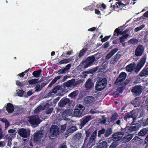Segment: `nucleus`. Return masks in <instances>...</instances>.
Returning <instances> with one entry per match:
<instances>
[{
  "label": "nucleus",
  "instance_id": "nucleus-1",
  "mask_svg": "<svg viewBox=\"0 0 148 148\" xmlns=\"http://www.w3.org/2000/svg\"><path fill=\"white\" fill-rule=\"evenodd\" d=\"M84 109L85 107L83 106L80 104L77 105L74 110V116L78 117H82L84 115L83 112Z\"/></svg>",
  "mask_w": 148,
  "mask_h": 148
},
{
  "label": "nucleus",
  "instance_id": "nucleus-2",
  "mask_svg": "<svg viewBox=\"0 0 148 148\" xmlns=\"http://www.w3.org/2000/svg\"><path fill=\"white\" fill-rule=\"evenodd\" d=\"M43 134L41 131H39L34 134L33 139L30 140V145L33 146L34 144L39 141L42 137Z\"/></svg>",
  "mask_w": 148,
  "mask_h": 148
},
{
  "label": "nucleus",
  "instance_id": "nucleus-3",
  "mask_svg": "<svg viewBox=\"0 0 148 148\" xmlns=\"http://www.w3.org/2000/svg\"><path fill=\"white\" fill-rule=\"evenodd\" d=\"M106 84V79L105 78L103 79L97 83L95 85L96 89L98 91H101L105 88Z\"/></svg>",
  "mask_w": 148,
  "mask_h": 148
},
{
  "label": "nucleus",
  "instance_id": "nucleus-4",
  "mask_svg": "<svg viewBox=\"0 0 148 148\" xmlns=\"http://www.w3.org/2000/svg\"><path fill=\"white\" fill-rule=\"evenodd\" d=\"M95 103V100L94 97L93 96H87L84 99V103L87 106H92Z\"/></svg>",
  "mask_w": 148,
  "mask_h": 148
},
{
  "label": "nucleus",
  "instance_id": "nucleus-5",
  "mask_svg": "<svg viewBox=\"0 0 148 148\" xmlns=\"http://www.w3.org/2000/svg\"><path fill=\"white\" fill-rule=\"evenodd\" d=\"M50 135L52 137H55L58 135L59 133V129L58 126L52 125L50 130Z\"/></svg>",
  "mask_w": 148,
  "mask_h": 148
},
{
  "label": "nucleus",
  "instance_id": "nucleus-6",
  "mask_svg": "<svg viewBox=\"0 0 148 148\" xmlns=\"http://www.w3.org/2000/svg\"><path fill=\"white\" fill-rule=\"evenodd\" d=\"M95 58L94 56H91L87 58L84 62H82V63L84 64V68H86L92 65V63L95 61Z\"/></svg>",
  "mask_w": 148,
  "mask_h": 148
},
{
  "label": "nucleus",
  "instance_id": "nucleus-7",
  "mask_svg": "<svg viewBox=\"0 0 148 148\" xmlns=\"http://www.w3.org/2000/svg\"><path fill=\"white\" fill-rule=\"evenodd\" d=\"M18 133L22 137L27 138L29 135L30 130L28 129L21 128L19 129Z\"/></svg>",
  "mask_w": 148,
  "mask_h": 148
},
{
  "label": "nucleus",
  "instance_id": "nucleus-8",
  "mask_svg": "<svg viewBox=\"0 0 148 148\" xmlns=\"http://www.w3.org/2000/svg\"><path fill=\"white\" fill-rule=\"evenodd\" d=\"M82 82V81L80 80L78 81H75L74 79L69 80L65 83V85L67 87L71 86H75L80 83Z\"/></svg>",
  "mask_w": 148,
  "mask_h": 148
},
{
  "label": "nucleus",
  "instance_id": "nucleus-9",
  "mask_svg": "<svg viewBox=\"0 0 148 148\" xmlns=\"http://www.w3.org/2000/svg\"><path fill=\"white\" fill-rule=\"evenodd\" d=\"M97 132L96 131H94L91 135L88 140L87 139V141L85 143H87V145H92L95 144L94 140L95 138Z\"/></svg>",
  "mask_w": 148,
  "mask_h": 148
},
{
  "label": "nucleus",
  "instance_id": "nucleus-10",
  "mask_svg": "<svg viewBox=\"0 0 148 148\" xmlns=\"http://www.w3.org/2000/svg\"><path fill=\"white\" fill-rule=\"evenodd\" d=\"M29 118V122L32 125H37L40 123L39 117L38 116H31Z\"/></svg>",
  "mask_w": 148,
  "mask_h": 148
},
{
  "label": "nucleus",
  "instance_id": "nucleus-11",
  "mask_svg": "<svg viewBox=\"0 0 148 148\" xmlns=\"http://www.w3.org/2000/svg\"><path fill=\"white\" fill-rule=\"evenodd\" d=\"M142 88L141 86H136L134 87L132 91L134 95L137 96L139 95L142 92Z\"/></svg>",
  "mask_w": 148,
  "mask_h": 148
},
{
  "label": "nucleus",
  "instance_id": "nucleus-12",
  "mask_svg": "<svg viewBox=\"0 0 148 148\" xmlns=\"http://www.w3.org/2000/svg\"><path fill=\"white\" fill-rule=\"evenodd\" d=\"M146 57L145 56H144L140 59V63L137 65L136 69V71H138L143 66L145 62Z\"/></svg>",
  "mask_w": 148,
  "mask_h": 148
},
{
  "label": "nucleus",
  "instance_id": "nucleus-13",
  "mask_svg": "<svg viewBox=\"0 0 148 148\" xmlns=\"http://www.w3.org/2000/svg\"><path fill=\"white\" fill-rule=\"evenodd\" d=\"M126 74L125 73H121L115 82V84H118L120 83H119L123 81L126 78Z\"/></svg>",
  "mask_w": 148,
  "mask_h": 148
},
{
  "label": "nucleus",
  "instance_id": "nucleus-14",
  "mask_svg": "<svg viewBox=\"0 0 148 148\" xmlns=\"http://www.w3.org/2000/svg\"><path fill=\"white\" fill-rule=\"evenodd\" d=\"M144 48L143 46L141 45H139L136 48L135 54L137 56H140L144 52Z\"/></svg>",
  "mask_w": 148,
  "mask_h": 148
},
{
  "label": "nucleus",
  "instance_id": "nucleus-15",
  "mask_svg": "<svg viewBox=\"0 0 148 148\" xmlns=\"http://www.w3.org/2000/svg\"><path fill=\"white\" fill-rule=\"evenodd\" d=\"M94 85V83L90 79H88L85 83V88L87 90L91 89Z\"/></svg>",
  "mask_w": 148,
  "mask_h": 148
},
{
  "label": "nucleus",
  "instance_id": "nucleus-16",
  "mask_svg": "<svg viewBox=\"0 0 148 148\" xmlns=\"http://www.w3.org/2000/svg\"><path fill=\"white\" fill-rule=\"evenodd\" d=\"M123 135V133L122 132H118L114 134L113 135L112 138L114 140L118 141L121 138Z\"/></svg>",
  "mask_w": 148,
  "mask_h": 148
},
{
  "label": "nucleus",
  "instance_id": "nucleus-17",
  "mask_svg": "<svg viewBox=\"0 0 148 148\" xmlns=\"http://www.w3.org/2000/svg\"><path fill=\"white\" fill-rule=\"evenodd\" d=\"M69 100L68 98L62 99L58 103V105L60 107H62L64 105L69 103Z\"/></svg>",
  "mask_w": 148,
  "mask_h": 148
},
{
  "label": "nucleus",
  "instance_id": "nucleus-18",
  "mask_svg": "<svg viewBox=\"0 0 148 148\" xmlns=\"http://www.w3.org/2000/svg\"><path fill=\"white\" fill-rule=\"evenodd\" d=\"M136 66V65L135 63L131 64L126 66V70L128 72H131L135 69Z\"/></svg>",
  "mask_w": 148,
  "mask_h": 148
},
{
  "label": "nucleus",
  "instance_id": "nucleus-19",
  "mask_svg": "<svg viewBox=\"0 0 148 148\" xmlns=\"http://www.w3.org/2000/svg\"><path fill=\"white\" fill-rule=\"evenodd\" d=\"M6 109L9 113H12L14 110L13 105L10 103H7Z\"/></svg>",
  "mask_w": 148,
  "mask_h": 148
},
{
  "label": "nucleus",
  "instance_id": "nucleus-20",
  "mask_svg": "<svg viewBox=\"0 0 148 148\" xmlns=\"http://www.w3.org/2000/svg\"><path fill=\"white\" fill-rule=\"evenodd\" d=\"M60 86H57L55 87L52 90V91L50 92L49 93V96L52 97L51 96L53 93L56 94L57 92V91L59 90L60 88Z\"/></svg>",
  "mask_w": 148,
  "mask_h": 148
},
{
  "label": "nucleus",
  "instance_id": "nucleus-21",
  "mask_svg": "<svg viewBox=\"0 0 148 148\" xmlns=\"http://www.w3.org/2000/svg\"><path fill=\"white\" fill-rule=\"evenodd\" d=\"M139 127L136 125H133L130 127H126L127 129H128L130 132L135 131L138 130L139 128Z\"/></svg>",
  "mask_w": 148,
  "mask_h": 148
},
{
  "label": "nucleus",
  "instance_id": "nucleus-22",
  "mask_svg": "<svg viewBox=\"0 0 148 148\" xmlns=\"http://www.w3.org/2000/svg\"><path fill=\"white\" fill-rule=\"evenodd\" d=\"M72 110L71 109H68L65 110L62 113V115H66L67 116H73V114H72Z\"/></svg>",
  "mask_w": 148,
  "mask_h": 148
},
{
  "label": "nucleus",
  "instance_id": "nucleus-23",
  "mask_svg": "<svg viewBox=\"0 0 148 148\" xmlns=\"http://www.w3.org/2000/svg\"><path fill=\"white\" fill-rule=\"evenodd\" d=\"M132 103L134 107H137L140 105V101L139 98H136L132 101Z\"/></svg>",
  "mask_w": 148,
  "mask_h": 148
},
{
  "label": "nucleus",
  "instance_id": "nucleus-24",
  "mask_svg": "<svg viewBox=\"0 0 148 148\" xmlns=\"http://www.w3.org/2000/svg\"><path fill=\"white\" fill-rule=\"evenodd\" d=\"M140 75L141 77L148 75V68H145L139 74Z\"/></svg>",
  "mask_w": 148,
  "mask_h": 148
},
{
  "label": "nucleus",
  "instance_id": "nucleus-25",
  "mask_svg": "<svg viewBox=\"0 0 148 148\" xmlns=\"http://www.w3.org/2000/svg\"><path fill=\"white\" fill-rule=\"evenodd\" d=\"M76 130L77 128L75 126H73L69 127H68L66 129V133L69 134V133L73 132L75 131Z\"/></svg>",
  "mask_w": 148,
  "mask_h": 148
},
{
  "label": "nucleus",
  "instance_id": "nucleus-26",
  "mask_svg": "<svg viewBox=\"0 0 148 148\" xmlns=\"http://www.w3.org/2000/svg\"><path fill=\"white\" fill-rule=\"evenodd\" d=\"M125 5L124 4L121 2H119L116 3L115 5V7H116L118 8H120L121 9H124L125 7L124 8Z\"/></svg>",
  "mask_w": 148,
  "mask_h": 148
},
{
  "label": "nucleus",
  "instance_id": "nucleus-27",
  "mask_svg": "<svg viewBox=\"0 0 148 148\" xmlns=\"http://www.w3.org/2000/svg\"><path fill=\"white\" fill-rule=\"evenodd\" d=\"M107 145L106 142L103 141L101 143H99V145L97 148H107Z\"/></svg>",
  "mask_w": 148,
  "mask_h": 148
},
{
  "label": "nucleus",
  "instance_id": "nucleus-28",
  "mask_svg": "<svg viewBox=\"0 0 148 148\" xmlns=\"http://www.w3.org/2000/svg\"><path fill=\"white\" fill-rule=\"evenodd\" d=\"M147 131L148 130L146 128L143 129L138 132V135L139 136H144L147 134Z\"/></svg>",
  "mask_w": 148,
  "mask_h": 148
},
{
  "label": "nucleus",
  "instance_id": "nucleus-29",
  "mask_svg": "<svg viewBox=\"0 0 148 148\" xmlns=\"http://www.w3.org/2000/svg\"><path fill=\"white\" fill-rule=\"evenodd\" d=\"M28 82L29 84L34 85L38 83V79H34L29 80Z\"/></svg>",
  "mask_w": 148,
  "mask_h": 148
},
{
  "label": "nucleus",
  "instance_id": "nucleus-30",
  "mask_svg": "<svg viewBox=\"0 0 148 148\" xmlns=\"http://www.w3.org/2000/svg\"><path fill=\"white\" fill-rule=\"evenodd\" d=\"M0 120L5 123V128H7L9 126L10 123L6 119H0Z\"/></svg>",
  "mask_w": 148,
  "mask_h": 148
},
{
  "label": "nucleus",
  "instance_id": "nucleus-31",
  "mask_svg": "<svg viewBox=\"0 0 148 148\" xmlns=\"http://www.w3.org/2000/svg\"><path fill=\"white\" fill-rule=\"evenodd\" d=\"M41 71V70H39L38 71H34L33 72L32 74L35 77H39Z\"/></svg>",
  "mask_w": 148,
  "mask_h": 148
},
{
  "label": "nucleus",
  "instance_id": "nucleus-32",
  "mask_svg": "<svg viewBox=\"0 0 148 148\" xmlns=\"http://www.w3.org/2000/svg\"><path fill=\"white\" fill-rule=\"evenodd\" d=\"M91 119V117L88 116L84 117L82 122V124L84 125Z\"/></svg>",
  "mask_w": 148,
  "mask_h": 148
},
{
  "label": "nucleus",
  "instance_id": "nucleus-33",
  "mask_svg": "<svg viewBox=\"0 0 148 148\" xmlns=\"http://www.w3.org/2000/svg\"><path fill=\"white\" fill-rule=\"evenodd\" d=\"M121 27H119L115 30L114 34V36H118L119 34L121 32Z\"/></svg>",
  "mask_w": 148,
  "mask_h": 148
},
{
  "label": "nucleus",
  "instance_id": "nucleus-34",
  "mask_svg": "<svg viewBox=\"0 0 148 148\" xmlns=\"http://www.w3.org/2000/svg\"><path fill=\"white\" fill-rule=\"evenodd\" d=\"M143 120H141L140 121V123L141 125L143 126H146L148 125V119H147L146 120H144V121Z\"/></svg>",
  "mask_w": 148,
  "mask_h": 148
},
{
  "label": "nucleus",
  "instance_id": "nucleus-35",
  "mask_svg": "<svg viewBox=\"0 0 148 148\" xmlns=\"http://www.w3.org/2000/svg\"><path fill=\"white\" fill-rule=\"evenodd\" d=\"M71 60V59L70 58L65 59L59 62V63L60 64H66L69 62Z\"/></svg>",
  "mask_w": 148,
  "mask_h": 148
},
{
  "label": "nucleus",
  "instance_id": "nucleus-36",
  "mask_svg": "<svg viewBox=\"0 0 148 148\" xmlns=\"http://www.w3.org/2000/svg\"><path fill=\"white\" fill-rule=\"evenodd\" d=\"M132 138V134H129L128 135L124 137V139L126 142H128Z\"/></svg>",
  "mask_w": 148,
  "mask_h": 148
},
{
  "label": "nucleus",
  "instance_id": "nucleus-37",
  "mask_svg": "<svg viewBox=\"0 0 148 148\" xmlns=\"http://www.w3.org/2000/svg\"><path fill=\"white\" fill-rule=\"evenodd\" d=\"M129 35L128 34H126L123 35L120 38V41L121 42H123L126 40L127 38L128 37Z\"/></svg>",
  "mask_w": 148,
  "mask_h": 148
},
{
  "label": "nucleus",
  "instance_id": "nucleus-38",
  "mask_svg": "<svg viewBox=\"0 0 148 148\" xmlns=\"http://www.w3.org/2000/svg\"><path fill=\"white\" fill-rule=\"evenodd\" d=\"M78 94V91L76 90L71 93L68 96L72 98H73L76 96Z\"/></svg>",
  "mask_w": 148,
  "mask_h": 148
},
{
  "label": "nucleus",
  "instance_id": "nucleus-39",
  "mask_svg": "<svg viewBox=\"0 0 148 148\" xmlns=\"http://www.w3.org/2000/svg\"><path fill=\"white\" fill-rule=\"evenodd\" d=\"M42 88V86L39 84H37L35 87V91L38 92L40 91Z\"/></svg>",
  "mask_w": 148,
  "mask_h": 148
},
{
  "label": "nucleus",
  "instance_id": "nucleus-40",
  "mask_svg": "<svg viewBox=\"0 0 148 148\" xmlns=\"http://www.w3.org/2000/svg\"><path fill=\"white\" fill-rule=\"evenodd\" d=\"M138 42V40L134 38L128 41V43L130 44H136Z\"/></svg>",
  "mask_w": 148,
  "mask_h": 148
},
{
  "label": "nucleus",
  "instance_id": "nucleus-41",
  "mask_svg": "<svg viewBox=\"0 0 148 148\" xmlns=\"http://www.w3.org/2000/svg\"><path fill=\"white\" fill-rule=\"evenodd\" d=\"M71 66V64H68L66 66V67L62 70V73H64L67 70L69 69Z\"/></svg>",
  "mask_w": 148,
  "mask_h": 148
},
{
  "label": "nucleus",
  "instance_id": "nucleus-42",
  "mask_svg": "<svg viewBox=\"0 0 148 148\" xmlns=\"http://www.w3.org/2000/svg\"><path fill=\"white\" fill-rule=\"evenodd\" d=\"M86 137L84 141V143H85L87 141V139H88L87 138L89 136V135L91 133V132L89 130H86Z\"/></svg>",
  "mask_w": 148,
  "mask_h": 148
},
{
  "label": "nucleus",
  "instance_id": "nucleus-43",
  "mask_svg": "<svg viewBox=\"0 0 148 148\" xmlns=\"http://www.w3.org/2000/svg\"><path fill=\"white\" fill-rule=\"evenodd\" d=\"M148 17V10L145 13L143 16L140 17V19H146Z\"/></svg>",
  "mask_w": 148,
  "mask_h": 148
},
{
  "label": "nucleus",
  "instance_id": "nucleus-44",
  "mask_svg": "<svg viewBox=\"0 0 148 148\" xmlns=\"http://www.w3.org/2000/svg\"><path fill=\"white\" fill-rule=\"evenodd\" d=\"M145 26V25H141L136 28L135 29V31L136 32H137L138 31L142 29Z\"/></svg>",
  "mask_w": 148,
  "mask_h": 148
},
{
  "label": "nucleus",
  "instance_id": "nucleus-45",
  "mask_svg": "<svg viewBox=\"0 0 148 148\" xmlns=\"http://www.w3.org/2000/svg\"><path fill=\"white\" fill-rule=\"evenodd\" d=\"M105 130H106L105 129L103 128L101 130L99 131L98 133V136L99 137H100L101 134L104 133Z\"/></svg>",
  "mask_w": 148,
  "mask_h": 148
},
{
  "label": "nucleus",
  "instance_id": "nucleus-46",
  "mask_svg": "<svg viewBox=\"0 0 148 148\" xmlns=\"http://www.w3.org/2000/svg\"><path fill=\"white\" fill-rule=\"evenodd\" d=\"M60 76H58L57 77H55L51 82V84H53L56 82V81L58 79H60Z\"/></svg>",
  "mask_w": 148,
  "mask_h": 148
},
{
  "label": "nucleus",
  "instance_id": "nucleus-47",
  "mask_svg": "<svg viewBox=\"0 0 148 148\" xmlns=\"http://www.w3.org/2000/svg\"><path fill=\"white\" fill-rule=\"evenodd\" d=\"M85 51L86 50L85 49H82L79 53L78 56L79 57H81L83 56L84 53H85Z\"/></svg>",
  "mask_w": 148,
  "mask_h": 148
},
{
  "label": "nucleus",
  "instance_id": "nucleus-48",
  "mask_svg": "<svg viewBox=\"0 0 148 148\" xmlns=\"http://www.w3.org/2000/svg\"><path fill=\"white\" fill-rule=\"evenodd\" d=\"M112 130L111 129H108L107 130V131L106 132V136L107 137H108L109 136L110 134H112Z\"/></svg>",
  "mask_w": 148,
  "mask_h": 148
},
{
  "label": "nucleus",
  "instance_id": "nucleus-49",
  "mask_svg": "<svg viewBox=\"0 0 148 148\" xmlns=\"http://www.w3.org/2000/svg\"><path fill=\"white\" fill-rule=\"evenodd\" d=\"M131 117L132 118H136L137 115V113L135 112L134 111H132L131 112Z\"/></svg>",
  "mask_w": 148,
  "mask_h": 148
},
{
  "label": "nucleus",
  "instance_id": "nucleus-50",
  "mask_svg": "<svg viewBox=\"0 0 148 148\" xmlns=\"http://www.w3.org/2000/svg\"><path fill=\"white\" fill-rule=\"evenodd\" d=\"M82 136V135L81 133H77L76 134L75 136V139L79 140Z\"/></svg>",
  "mask_w": 148,
  "mask_h": 148
},
{
  "label": "nucleus",
  "instance_id": "nucleus-51",
  "mask_svg": "<svg viewBox=\"0 0 148 148\" xmlns=\"http://www.w3.org/2000/svg\"><path fill=\"white\" fill-rule=\"evenodd\" d=\"M41 108L42 106H39L35 110L34 112L36 114H37L40 112Z\"/></svg>",
  "mask_w": 148,
  "mask_h": 148
},
{
  "label": "nucleus",
  "instance_id": "nucleus-52",
  "mask_svg": "<svg viewBox=\"0 0 148 148\" xmlns=\"http://www.w3.org/2000/svg\"><path fill=\"white\" fill-rule=\"evenodd\" d=\"M53 108H49L46 110L45 112L47 114H49L51 113L53 110Z\"/></svg>",
  "mask_w": 148,
  "mask_h": 148
},
{
  "label": "nucleus",
  "instance_id": "nucleus-53",
  "mask_svg": "<svg viewBox=\"0 0 148 148\" xmlns=\"http://www.w3.org/2000/svg\"><path fill=\"white\" fill-rule=\"evenodd\" d=\"M24 93V91L22 90H19L17 93L18 95L22 97Z\"/></svg>",
  "mask_w": 148,
  "mask_h": 148
},
{
  "label": "nucleus",
  "instance_id": "nucleus-54",
  "mask_svg": "<svg viewBox=\"0 0 148 148\" xmlns=\"http://www.w3.org/2000/svg\"><path fill=\"white\" fill-rule=\"evenodd\" d=\"M6 145V143L5 141H0V147H3L5 146Z\"/></svg>",
  "mask_w": 148,
  "mask_h": 148
},
{
  "label": "nucleus",
  "instance_id": "nucleus-55",
  "mask_svg": "<svg viewBox=\"0 0 148 148\" xmlns=\"http://www.w3.org/2000/svg\"><path fill=\"white\" fill-rule=\"evenodd\" d=\"M123 90V87H120L116 90L117 92H118L120 94L122 92Z\"/></svg>",
  "mask_w": 148,
  "mask_h": 148
},
{
  "label": "nucleus",
  "instance_id": "nucleus-56",
  "mask_svg": "<svg viewBox=\"0 0 148 148\" xmlns=\"http://www.w3.org/2000/svg\"><path fill=\"white\" fill-rule=\"evenodd\" d=\"M110 36H106L104 38H102L101 40V41L103 42H105L107 40L110 38Z\"/></svg>",
  "mask_w": 148,
  "mask_h": 148
},
{
  "label": "nucleus",
  "instance_id": "nucleus-57",
  "mask_svg": "<svg viewBox=\"0 0 148 148\" xmlns=\"http://www.w3.org/2000/svg\"><path fill=\"white\" fill-rule=\"evenodd\" d=\"M66 126V125L65 124L62 125L61 126V132H64L65 130Z\"/></svg>",
  "mask_w": 148,
  "mask_h": 148
},
{
  "label": "nucleus",
  "instance_id": "nucleus-58",
  "mask_svg": "<svg viewBox=\"0 0 148 148\" xmlns=\"http://www.w3.org/2000/svg\"><path fill=\"white\" fill-rule=\"evenodd\" d=\"M113 55V54L110 52V53L107 55L106 58L108 60Z\"/></svg>",
  "mask_w": 148,
  "mask_h": 148
},
{
  "label": "nucleus",
  "instance_id": "nucleus-59",
  "mask_svg": "<svg viewBox=\"0 0 148 148\" xmlns=\"http://www.w3.org/2000/svg\"><path fill=\"white\" fill-rule=\"evenodd\" d=\"M118 116V114L116 113H115L113 114L112 116V119L113 120H116Z\"/></svg>",
  "mask_w": 148,
  "mask_h": 148
},
{
  "label": "nucleus",
  "instance_id": "nucleus-60",
  "mask_svg": "<svg viewBox=\"0 0 148 148\" xmlns=\"http://www.w3.org/2000/svg\"><path fill=\"white\" fill-rule=\"evenodd\" d=\"M98 67H96L95 68H93L92 69L90 70V72L91 73H92L95 72L98 69Z\"/></svg>",
  "mask_w": 148,
  "mask_h": 148
},
{
  "label": "nucleus",
  "instance_id": "nucleus-61",
  "mask_svg": "<svg viewBox=\"0 0 148 148\" xmlns=\"http://www.w3.org/2000/svg\"><path fill=\"white\" fill-rule=\"evenodd\" d=\"M120 93H119L118 92H117V90L115 91L114 94V96L115 97H117L119 95H120Z\"/></svg>",
  "mask_w": 148,
  "mask_h": 148
},
{
  "label": "nucleus",
  "instance_id": "nucleus-62",
  "mask_svg": "<svg viewBox=\"0 0 148 148\" xmlns=\"http://www.w3.org/2000/svg\"><path fill=\"white\" fill-rule=\"evenodd\" d=\"M86 10H91L93 9V7L92 6H89L87 7H86L84 8Z\"/></svg>",
  "mask_w": 148,
  "mask_h": 148
},
{
  "label": "nucleus",
  "instance_id": "nucleus-63",
  "mask_svg": "<svg viewBox=\"0 0 148 148\" xmlns=\"http://www.w3.org/2000/svg\"><path fill=\"white\" fill-rule=\"evenodd\" d=\"M3 136L2 130L0 127V140L1 139Z\"/></svg>",
  "mask_w": 148,
  "mask_h": 148
},
{
  "label": "nucleus",
  "instance_id": "nucleus-64",
  "mask_svg": "<svg viewBox=\"0 0 148 148\" xmlns=\"http://www.w3.org/2000/svg\"><path fill=\"white\" fill-rule=\"evenodd\" d=\"M117 51L118 50L116 49L115 48L113 49L111 52L113 53L114 55V53Z\"/></svg>",
  "mask_w": 148,
  "mask_h": 148
}]
</instances>
